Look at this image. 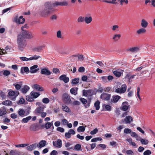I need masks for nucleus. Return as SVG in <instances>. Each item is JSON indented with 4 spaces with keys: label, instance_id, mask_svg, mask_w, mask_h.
<instances>
[{
    "label": "nucleus",
    "instance_id": "cd10ccee",
    "mask_svg": "<svg viewBox=\"0 0 155 155\" xmlns=\"http://www.w3.org/2000/svg\"><path fill=\"white\" fill-rule=\"evenodd\" d=\"M44 47V46H40L38 47L34 48L33 49V51H34L39 52L41 51V50Z\"/></svg>",
    "mask_w": 155,
    "mask_h": 155
},
{
    "label": "nucleus",
    "instance_id": "37998d69",
    "mask_svg": "<svg viewBox=\"0 0 155 155\" xmlns=\"http://www.w3.org/2000/svg\"><path fill=\"white\" fill-rule=\"evenodd\" d=\"M10 155H18V152L16 150H11L9 153Z\"/></svg>",
    "mask_w": 155,
    "mask_h": 155
},
{
    "label": "nucleus",
    "instance_id": "aec40b11",
    "mask_svg": "<svg viewBox=\"0 0 155 155\" xmlns=\"http://www.w3.org/2000/svg\"><path fill=\"white\" fill-rule=\"evenodd\" d=\"M46 141L45 140H42L39 142L38 144H36L37 147L41 148L45 146L46 144Z\"/></svg>",
    "mask_w": 155,
    "mask_h": 155
},
{
    "label": "nucleus",
    "instance_id": "603ef678",
    "mask_svg": "<svg viewBox=\"0 0 155 155\" xmlns=\"http://www.w3.org/2000/svg\"><path fill=\"white\" fill-rule=\"evenodd\" d=\"M151 152L150 150L145 151L143 153V155H150L151 154Z\"/></svg>",
    "mask_w": 155,
    "mask_h": 155
},
{
    "label": "nucleus",
    "instance_id": "a878e982",
    "mask_svg": "<svg viewBox=\"0 0 155 155\" xmlns=\"http://www.w3.org/2000/svg\"><path fill=\"white\" fill-rule=\"evenodd\" d=\"M44 108L41 106L38 107L35 110L36 113L37 114H41L43 111Z\"/></svg>",
    "mask_w": 155,
    "mask_h": 155
},
{
    "label": "nucleus",
    "instance_id": "f8f14e48",
    "mask_svg": "<svg viewBox=\"0 0 155 155\" xmlns=\"http://www.w3.org/2000/svg\"><path fill=\"white\" fill-rule=\"evenodd\" d=\"M18 17L16 16L15 18V22L19 24H23L25 22V19L23 18L22 16H21L18 19Z\"/></svg>",
    "mask_w": 155,
    "mask_h": 155
},
{
    "label": "nucleus",
    "instance_id": "bf43d9fd",
    "mask_svg": "<svg viewBox=\"0 0 155 155\" xmlns=\"http://www.w3.org/2000/svg\"><path fill=\"white\" fill-rule=\"evenodd\" d=\"M97 132L98 129L97 128H95L90 132V134L93 135L96 134Z\"/></svg>",
    "mask_w": 155,
    "mask_h": 155
},
{
    "label": "nucleus",
    "instance_id": "4d7b16f0",
    "mask_svg": "<svg viewBox=\"0 0 155 155\" xmlns=\"http://www.w3.org/2000/svg\"><path fill=\"white\" fill-rule=\"evenodd\" d=\"M10 74V71L8 70H5L3 71V74L5 76L9 75Z\"/></svg>",
    "mask_w": 155,
    "mask_h": 155
},
{
    "label": "nucleus",
    "instance_id": "5701e85b",
    "mask_svg": "<svg viewBox=\"0 0 155 155\" xmlns=\"http://www.w3.org/2000/svg\"><path fill=\"white\" fill-rule=\"evenodd\" d=\"M62 109L64 111L67 113H70L71 112L70 109L65 104H63L62 105Z\"/></svg>",
    "mask_w": 155,
    "mask_h": 155
},
{
    "label": "nucleus",
    "instance_id": "3c124183",
    "mask_svg": "<svg viewBox=\"0 0 155 155\" xmlns=\"http://www.w3.org/2000/svg\"><path fill=\"white\" fill-rule=\"evenodd\" d=\"M42 101L44 103L47 104L49 102L50 100L48 98H44L43 99Z\"/></svg>",
    "mask_w": 155,
    "mask_h": 155
},
{
    "label": "nucleus",
    "instance_id": "a18cd8bd",
    "mask_svg": "<svg viewBox=\"0 0 155 155\" xmlns=\"http://www.w3.org/2000/svg\"><path fill=\"white\" fill-rule=\"evenodd\" d=\"M28 145V144L27 143H24L22 144L15 145V146L17 147H24Z\"/></svg>",
    "mask_w": 155,
    "mask_h": 155
},
{
    "label": "nucleus",
    "instance_id": "9d476101",
    "mask_svg": "<svg viewBox=\"0 0 155 155\" xmlns=\"http://www.w3.org/2000/svg\"><path fill=\"white\" fill-rule=\"evenodd\" d=\"M53 144L56 147L60 148L62 147V141L61 139H58L57 141H53Z\"/></svg>",
    "mask_w": 155,
    "mask_h": 155
},
{
    "label": "nucleus",
    "instance_id": "f257e3e1",
    "mask_svg": "<svg viewBox=\"0 0 155 155\" xmlns=\"http://www.w3.org/2000/svg\"><path fill=\"white\" fill-rule=\"evenodd\" d=\"M17 41L18 49L23 51L27 45L26 40L22 36L18 35Z\"/></svg>",
    "mask_w": 155,
    "mask_h": 155
},
{
    "label": "nucleus",
    "instance_id": "f03ea898",
    "mask_svg": "<svg viewBox=\"0 0 155 155\" xmlns=\"http://www.w3.org/2000/svg\"><path fill=\"white\" fill-rule=\"evenodd\" d=\"M62 100L63 102L66 104H69L72 103V101L69 95L65 93L62 96Z\"/></svg>",
    "mask_w": 155,
    "mask_h": 155
},
{
    "label": "nucleus",
    "instance_id": "a211bd4d",
    "mask_svg": "<svg viewBox=\"0 0 155 155\" xmlns=\"http://www.w3.org/2000/svg\"><path fill=\"white\" fill-rule=\"evenodd\" d=\"M37 147L36 143L32 144V145L27 146L26 147V149L29 151H31L35 149Z\"/></svg>",
    "mask_w": 155,
    "mask_h": 155
},
{
    "label": "nucleus",
    "instance_id": "4468645a",
    "mask_svg": "<svg viewBox=\"0 0 155 155\" xmlns=\"http://www.w3.org/2000/svg\"><path fill=\"white\" fill-rule=\"evenodd\" d=\"M59 79L60 80L63 81L64 83H67L69 81V78L68 77H67L66 75L63 74L59 77Z\"/></svg>",
    "mask_w": 155,
    "mask_h": 155
},
{
    "label": "nucleus",
    "instance_id": "0e129e2a",
    "mask_svg": "<svg viewBox=\"0 0 155 155\" xmlns=\"http://www.w3.org/2000/svg\"><path fill=\"white\" fill-rule=\"evenodd\" d=\"M57 130L58 131L62 133L64 132V129L63 128L60 127H57Z\"/></svg>",
    "mask_w": 155,
    "mask_h": 155
},
{
    "label": "nucleus",
    "instance_id": "9b49d317",
    "mask_svg": "<svg viewBox=\"0 0 155 155\" xmlns=\"http://www.w3.org/2000/svg\"><path fill=\"white\" fill-rule=\"evenodd\" d=\"M18 115L21 117H23L28 115L29 114V111L28 110L25 113V111L22 109H19L18 111Z\"/></svg>",
    "mask_w": 155,
    "mask_h": 155
},
{
    "label": "nucleus",
    "instance_id": "774afa93",
    "mask_svg": "<svg viewBox=\"0 0 155 155\" xmlns=\"http://www.w3.org/2000/svg\"><path fill=\"white\" fill-rule=\"evenodd\" d=\"M131 136L135 137L137 138L138 137V135L135 132H132L131 133Z\"/></svg>",
    "mask_w": 155,
    "mask_h": 155
},
{
    "label": "nucleus",
    "instance_id": "f3484780",
    "mask_svg": "<svg viewBox=\"0 0 155 155\" xmlns=\"http://www.w3.org/2000/svg\"><path fill=\"white\" fill-rule=\"evenodd\" d=\"M41 74H45L47 75H50L51 73L50 71L46 68L42 69L41 71Z\"/></svg>",
    "mask_w": 155,
    "mask_h": 155
},
{
    "label": "nucleus",
    "instance_id": "393cba45",
    "mask_svg": "<svg viewBox=\"0 0 155 155\" xmlns=\"http://www.w3.org/2000/svg\"><path fill=\"white\" fill-rule=\"evenodd\" d=\"M7 113L6 109L5 107H3L0 109V116H3L5 114Z\"/></svg>",
    "mask_w": 155,
    "mask_h": 155
},
{
    "label": "nucleus",
    "instance_id": "ea45409f",
    "mask_svg": "<svg viewBox=\"0 0 155 155\" xmlns=\"http://www.w3.org/2000/svg\"><path fill=\"white\" fill-rule=\"evenodd\" d=\"M31 116H29L25 118L22 119V121L24 123H27L31 119Z\"/></svg>",
    "mask_w": 155,
    "mask_h": 155
},
{
    "label": "nucleus",
    "instance_id": "e433bc0d",
    "mask_svg": "<svg viewBox=\"0 0 155 155\" xmlns=\"http://www.w3.org/2000/svg\"><path fill=\"white\" fill-rule=\"evenodd\" d=\"M100 102L99 101H97L94 104V106L95 107L96 109L97 110H98L100 108Z\"/></svg>",
    "mask_w": 155,
    "mask_h": 155
},
{
    "label": "nucleus",
    "instance_id": "864d4df0",
    "mask_svg": "<svg viewBox=\"0 0 155 155\" xmlns=\"http://www.w3.org/2000/svg\"><path fill=\"white\" fill-rule=\"evenodd\" d=\"M13 86L15 87L16 89L17 90H19L21 88V86L20 84H13Z\"/></svg>",
    "mask_w": 155,
    "mask_h": 155
},
{
    "label": "nucleus",
    "instance_id": "f704fd0d",
    "mask_svg": "<svg viewBox=\"0 0 155 155\" xmlns=\"http://www.w3.org/2000/svg\"><path fill=\"white\" fill-rule=\"evenodd\" d=\"M30 94L31 96L33 97V98H35L38 97L40 95V94L38 92H32Z\"/></svg>",
    "mask_w": 155,
    "mask_h": 155
},
{
    "label": "nucleus",
    "instance_id": "c756f323",
    "mask_svg": "<svg viewBox=\"0 0 155 155\" xmlns=\"http://www.w3.org/2000/svg\"><path fill=\"white\" fill-rule=\"evenodd\" d=\"M146 30L144 28H142L138 30L137 31V33L138 35L145 33L146 32Z\"/></svg>",
    "mask_w": 155,
    "mask_h": 155
},
{
    "label": "nucleus",
    "instance_id": "5fc2aeb1",
    "mask_svg": "<svg viewBox=\"0 0 155 155\" xmlns=\"http://www.w3.org/2000/svg\"><path fill=\"white\" fill-rule=\"evenodd\" d=\"M131 130L129 128H125L124 130V133L126 134H130L131 133Z\"/></svg>",
    "mask_w": 155,
    "mask_h": 155
},
{
    "label": "nucleus",
    "instance_id": "1a4fd4ad",
    "mask_svg": "<svg viewBox=\"0 0 155 155\" xmlns=\"http://www.w3.org/2000/svg\"><path fill=\"white\" fill-rule=\"evenodd\" d=\"M52 5L53 7H55L58 5L65 6H67L68 5V3L66 1L60 2L56 1Z\"/></svg>",
    "mask_w": 155,
    "mask_h": 155
},
{
    "label": "nucleus",
    "instance_id": "58836bf2",
    "mask_svg": "<svg viewBox=\"0 0 155 155\" xmlns=\"http://www.w3.org/2000/svg\"><path fill=\"white\" fill-rule=\"evenodd\" d=\"M140 142L142 144L146 145L148 143L149 141L147 140L144 139H141Z\"/></svg>",
    "mask_w": 155,
    "mask_h": 155
},
{
    "label": "nucleus",
    "instance_id": "8fccbe9b",
    "mask_svg": "<svg viewBox=\"0 0 155 155\" xmlns=\"http://www.w3.org/2000/svg\"><path fill=\"white\" fill-rule=\"evenodd\" d=\"M81 148V146L80 144H77L74 146V148L78 151Z\"/></svg>",
    "mask_w": 155,
    "mask_h": 155
},
{
    "label": "nucleus",
    "instance_id": "7c9ffc66",
    "mask_svg": "<svg viewBox=\"0 0 155 155\" xmlns=\"http://www.w3.org/2000/svg\"><path fill=\"white\" fill-rule=\"evenodd\" d=\"M30 130L32 131H36L39 129L38 126L35 125H33L31 126L30 127Z\"/></svg>",
    "mask_w": 155,
    "mask_h": 155
},
{
    "label": "nucleus",
    "instance_id": "b1692460",
    "mask_svg": "<svg viewBox=\"0 0 155 155\" xmlns=\"http://www.w3.org/2000/svg\"><path fill=\"white\" fill-rule=\"evenodd\" d=\"M141 25L142 28H145L147 27L148 23L144 19H142L141 21Z\"/></svg>",
    "mask_w": 155,
    "mask_h": 155
},
{
    "label": "nucleus",
    "instance_id": "6ab92c4d",
    "mask_svg": "<svg viewBox=\"0 0 155 155\" xmlns=\"http://www.w3.org/2000/svg\"><path fill=\"white\" fill-rule=\"evenodd\" d=\"M127 50L128 51L132 53H136L140 50V49L139 48L136 47L127 49Z\"/></svg>",
    "mask_w": 155,
    "mask_h": 155
},
{
    "label": "nucleus",
    "instance_id": "79ce46f5",
    "mask_svg": "<svg viewBox=\"0 0 155 155\" xmlns=\"http://www.w3.org/2000/svg\"><path fill=\"white\" fill-rule=\"evenodd\" d=\"M52 125H53L52 123L47 122L45 124V127L46 129H48L51 127Z\"/></svg>",
    "mask_w": 155,
    "mask_h": 155
},
{
    "label": "nucleus",
    "instance_id": "4be33fe9",
    "mask_svg": "<svg viewBox=\"0 0 155 155\" xmlns=\"http://www.w3.org/2000/svg\"><path fill=\"white\" fill-rule=\"evenodd\" d=\"M126 124H130L133 121V118L130 116H127L124 119Z\"/></svg>",
    "mask_w": 155,
    "mask_h": 155
},
{
    "label": "nucleus",
    "instance_id": "20e7f679",
    "mask_svg": "<svg viewBox=\"0 0 155 155\" xmlns=\"http://www.w3.org/2000/svg\"><path fill=\"white\" fill-rule=\"evenodd\" d=\"M127 86L126 84H123L120 88H117L115 89V92L118 93H124L126 91Z\"/></svg>",
    "mask_w": 155,
    "mask_h": 155
},
{
    "label": "nucleus",
    "instance_id": "052dcab7",
    "mask_svg": "<svg viewBox=\"0 0 155 155\" xmlns=\"http://www.w3.org/2000/svg\"><path fill=\"white\" fill-rule=\"evenodd\" d=\"M126 153L128 155H134V153L131 150H127L126 151Z\"/></svg>",
    "mask_w": 155,
    "mask_h": 155
},
{
    "label": "nucleus",
    "instance_id": "dca6fc26",
    "mask_svg": "<svg viewBox=\"0 0 155 155\" xmlns=\"http://www.w3.org/2000/svg\"><path fill=\"white\" fill-rule=\"evenodd\" d=\"M53 3H51L50 2H46L45 4V6L46 8L48 9H51V11H53V8H52L53 7Z\"/></svg>",
    "mask_w": 155,
    "mask_h": 155
},
{
    "label": "nucleus",
    "instance_id": "2eb2a0df",
    "mask_svg": "<svg viewBox=\"0 0 155 155\" xmlns=\"http://www.w3.org/2000/svg\"><path fill=\"white\" fill-rule=\"evenodd\" d=\"M38 66L37 65H35L30 68V72L31 73H36L39 70V68L37 69Z\"/></svg>",
    "mask_w": 155,
    "mask_h": 155
},
{
    "label": "nucleus",
    "instance_id": "a19ab883",
    "mask_svg": "<svg viewBox=\"0 0 155 155\" xmlns=\"http://www.w3.org/2000/svg\"><path fill=\"white\" fill-rule=\"evenodd\" d=\"M79 79L78 78H76L72 79V84H76L79 82Z\"/></svg>",
    "mask_w": 155,
    "mask_h": 155
},
{
    "label": "nucleus",
    "instance_id": "6e6d98bb",
    "mask_svg": "<svg viewBox=\"0 0 155 155\" xmlns=\"http://www.w3.org/2000/svg\"><path fill=\"white\" fill-rule=\"evenodd\" d=\"M77 21L78 22H83L84 21V18L82 16H80L78 18Z\"/></svg>",
    "mask_w": 155,
    "mask_h": 155
},
{
    "label": "nucleus",
    "instance_id": "49530a36",
    "mask_svg": "<svg viewBox=\"0 0 155 155\" xmlns=\"http://www.w3.org/2000/svg\"><path fill=\"white\" fill-rule=\"evenodd\" d=\"M57 37L58 38H63V37H62L61 31L60 30L58 31L57 33Z\"/></svg>",
    "mask_w": 155,
    "mask_h": 155
},
{
    "label": "nucleus",
    "instance_id": "4c0bfd02",
    "mask_svg": "<svg viewBox=\"0 0 155 155\" xmlns=\"http://www.w3.org/2000/svg\"><path fill=\"white\" fill-rule=\"evenodd\" d=\"M85 129V127L82 126H80L77 129V131L78 132H83Z\"/></svg>",
    "mask_w": 155,
    "mask_h": 155
},
{
    "label": "nucleus",
    "instance_id": "de8ad7c7",
    "mask_svg": "<svg viewBox=\"0 0 155 155\" xmlns=\"http://www.w3.org/2000/svg\"><path fill=\"white\" fill-rule=\"evenodd\" d=\"M70 91L71 93L75 95L77 94V91H76L75 89L74 88H72L70 89Z\"/></svg>",
    "mask_w": 155,
    "mask_h": 155
},
{
    "label": "nucleus",
    "instance_id": "473e14b6",
    "mask_svg": "<svg viewBox=\"0 0 155 155\" xmlns=\"http://www.w3.org/2000/svg\"><path fill=\"white\" fill-rule=\"evenodd\" d=\"M121 37V35L120 34H115L114 35L113 38V39L115 41H118Z\"/></svg>",
    "mask_w": 155,
    "mask_h": 155
},
{
    "label": "nucleus",
    "instance_id": "72a5a7b5",
    "mask_svg": "<svg viewBox=\"0 0 155 155\" xmlns=\"http://www.w3.org/2000/svg\"><path fill=\"white\" fill-rule=\"evenodd\" d=\"M2 104L5 105L10 106L12 105V102L10 100H6L3 101Z\"/></svg>",
    "mask_w": 155,
    "mask_h": 155
},
{
    "label": "nucleus",
    "instance_id": "6e6552de",
    "mask_svg": "<svg viewBox=\"0 0 155 155\" xmlns=\"http://www.w3.org/2000/svg\"><path fill=\"white\" fill-rule=\"evenodd\" d=\"M19 93L18 91H16V92L14 91L10 90L9 91L8 93V94L10 96H14L13 100H15L16 97L19 94Z\"/></svg>",
    "mask_w": 155,
    "mask_h": 155
},
{
    "label": "nucleus",
    "instance_id": "69168bd1",
    "mask_svg": "<svg viewBox=\"0 0 155 155\" xmlns=\"http://www.w3.org/2000/svg\"><path fill=\"white\" fill-rule=\"evenodd\" d=\"M105 108L107 110L110 111L111 110V107L109 105H107L105 106Z\"/></svg>",
    "mask_w": 155,
    "mask_h": 155
},
{
    "label": "nucleus",
    "instance_id": "13d9d810",
    "mask_svg": "<svg viewBox=\"0 0 155 155\" xmlns=\"http://www.w3.org/2000/svg\"><path fill=\"white\" fill-rule=\"evenodd\" d=\"M80 100L84 105L86 104L87 102V100L86 99L83 98H80Z\"/></svg>",
    "mask_w": 155,
    "mask_h": 155
},
{
    "label": "nucleus",
    "instance_id": "423d86ee",
    "mask_svg": "<svg viewBox=\"0 0 155 155\" xmlns=\"http://www.w3.org/2000/svg\"><path fill=\"white\" fill-rule=\"evenodd\" d=\"M53 12L51 9H44L41 12V15L43 17H46L48 16L49 14L52 13Z\"/></svg>",
    "mask_w": 155,
    "mask_h": 155
},
{
    "label": "nucleus",
    "instance_id": "338daca9",
    "mask_svg": "<svg viewBox=\"0 0 155 155\" xmlns=\"http://www.w3.org/2000/svg\"><path fill=\"white\" fill-rule=\"evenodd\" d=\"M65 136L66 138H70L71 137V135L69 132H66L65 134Z\"/></svg>",
    "mask_w": 155,
    "mask_h": 155
},
{
    "label": "nucleus",
    "instance_id": "680f3d73",
    "mask_svg": "<svg viewBox=\"0 0 155 155\" xmlns=\"http://www.w3.org/2000/svg\"><path fill=\"white\" fill-rule=\"evenodd\" d=\"M25 102V99L23 98V97H22L20 98L19 101L18 102V103H19L21 104H23Z\"/></svg>",
    "mask_w": 155,
    "mask_h": 155
},
{
    "label": "nucleus",
    "instance_id": "c85d7f7f",
    "mask_svg": "<svg viewBox=\"0 0 155 155\" xmlns=\"http://www.w3.org/2000/svg\"><path fill=\"white\" fill-rule=\"evenodd\" d=\"M92 18L91 16L89 17H86L84 18V21L87 24H89L92 21Z\"/></svg>",
    "mask_w": 155,
    "mask_h": 155
},
{
    "label": "nucleus",
    "instance_id": "412c9836",
    "mask_svg": "<svg viewBox=\"0 0 155 155\" xmlns=\"http://www.w3.org/2000/svg\"><path fill=\"white\" fill-rule=\"evenodd\" d=\"M30 87L27 85H25L22 88L21 91L22 93L24 94H26L29 90Z\"/></svg>",
    "mask_w": 155,
    "mask_h": 155
},
{
    "label": "nucleus",
    "instance_id": "e2e57ef3",
    "mask_svg": "<svg viewBox=\"0 0 155 155\" xmlns=\"http://www.w3.org/2000/svg\"><path fill=\"white\" fill-rule=\"evenodd\" d=\"M91 99L90 98L88 99V101H87V104L84 105V106L86 108L88 107L90 105Z\"/></svg>",
    "mask_w": 155,
    "mask_h": 155
},
{
    "label": "nucleus",
    "instance_id": "39448f33",
    "mask_svg": "<svg viewBox=\"0 0 155 155\" xmlns=\"http://www.w3.org/2000/svg\"><path fill=\"white\" fill-rule=\"evenodd\" d=\"M121 98V97L117 95H113L111 100L109 101L108 103L110 104H112L113 103H117L118 101Z\"/></svg>",
    "mask_w": 155,
    "mask_h": 155
},
{
    "label": "nucleus",
    "instance_id": "0eeeda50",
    "mask_svg": "<svg viewBox=\"0 0 155 155\" xmlns=\"http://www.w3.org/2000/svg\"><path fill=\"white\" fill-rule=\"evenodd\" d=\"M101 99L104 101H109L110 100L111 94L107 93H103L101 95Z\"/></svg>",
    "mask_w": 155,
    "mask_h": 155
},
{
    "label": "nucleus",
    "instance_id": "7ed1b4c3",
    "mask_svg": "<svg viewBox=\"0 0 155 155\" xmlns=\"http://www.w3.org/2000/svg\"><path fill=\"white\" fill-rule=\"evenodd\" d=\"M18 35H21L23 37L28 39L33 38L34 36V35L32 32L27 31H23L21 34Z\"/></svg>",
    "mask_w": 155,
    "mask_h": 155
},
{
    "label": "nucleus",
    "instance_id": "c9c22d12",
    "mask_svg": "<svg viewBox=\"0 0 155 155\" xmlns=\"http://www.w3.org/2000/svg\"><path fill=\"white\" fill-rule=\"evenodd\" d=\"M113 74L116 77H120L121 74H122L123 73L117 71H113Z\"/></svg>",
    "mask_w": 155,
    "mask_h": 155
},
{
    "label": "nucleus",
    "instance_id": "ddd939ff",
    "mask_svg": "<svg viewBox=\"0 0 155 155\" xmlns=\"http://www.w3.org/2000/svg\"><path fill=\"white\" fill-rule=\"evenodd\" d=\"M130 106L128 105L127 102H124L122 104V106L120 107V109L124 111L127 110Z\"/></svg>",
    "mask_w": 155,
    "mask_h": 155
},
{
    "label": "nucleus",
    "instance_id": "09e8293b",
    "mask_svg": "<svg viewBox=\"0 0 155 155\" xmlns=\"http://www.w3.org/2000/svg\"><path fill=\"white\" fill-rule=\"evenodd\" d=\"M26 99L27 101L30 102L33 101L34 100L33 98L30 95L26 96Z\"/></svg>",
    "mask_w": 155,
    "mask_h": 155
},
{
    "label": "nucleus",
    "instance_id": "bb28decb",
    "mask_svg": "<svg viewBox=\"0 0 155 155\" xmlns=\"http://www.w3.org/2000/svg\"><path fill=\"white\" fill-rule=\"evenodd\" d=\"M34 87L35 89H36L37 90L39 91H44L43 88L41 87L40 85L38 84H35L34 85Z\"/></svg>",
    "mask_w": 155,
    "mask_h": 155
},
{
    "label": "nucleus",
    "instance_id": "c03bdc74",
    "mask_svg": "<svg viewBox=\"0 0 155 155\" xmlns=\"http://www.w3.org/2000/svg\"><path fill=\"white\" fill-rule=\"evenodd\" d=\"M65 147L68 148L67 150H69L70 149H72L73 148L72 147H71L70 148H68L69 147L70 145H72V144L70 142H65L64 143Z\"/></svg>",
    "mask_w": 155,
    "mask_h": 155
},
{
    "label": "nucleus",
    "instance_id": "2f4dec72",
    "mask_svg": "<svg viewBox=\"0 0 155 155\" xmlns=\"http://www.w3.org/2000/svg\"><path fill=\"white\" fill-rule=\"evenodd\" d=\"M21 72L22 73L24 72H29L28 68L27 67H22L21 68Z\"/></svg>",
    "mask_w": 155,
    "mask_h": 155
}]
</instances>
